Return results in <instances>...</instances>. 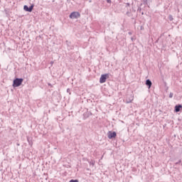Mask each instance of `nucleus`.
<instances>
[{
  "instance_id": "nucleus-4",
  "label": "nucleus",
  "mask_w": 182,
  "mask_h": 182,
  "mask_svg": "<svg viewBox=\"0 0 182 182\" xmlns=\"http://www.w3.org/2000/svg\"><path fill=\"white\" fill-rule=\"evenodd\" d=\"M33 4H32L30 7H28L27 5H25L23 6V9L26 11V12H32V11H33Z\"/></svg>"
},
{
  "instance_id": "nucleus-2",
  "label": "nucleus",
  "mask_w": 182,
  "mask_h": 182,
  "mask_svg": "<svg viewBox=\"0 0 182 182\" xmlns=\"http://www.w3.org/2000/svg\"><path fill=\"white\" fill-rule=\"evenodd\" d=\"M69 17L70 19H77L78 18H80V13L73 11L70 14Z\"/></svg>"
},
{
  "instance_id": "nucleus-6",
  "label": "nucleus",
  "mask_w": 182,
  "mask_h": 182,
  "mask_svg": "<svg viewBox=\"0 0 182 182\" xmlns=\"http://www.w3.org/2000/svg\"><path fill=\"white\" fill-rule=\"evenodd\" d=\"M117 134L115 132H108V139H114V137H116Z\"/></svg>"
},
{
  "instance_id": "nucleus-19",
  "label": "nucleus",
  "mask_w": 182,
  "mask_h": 182,
  "mask_svg": "<svg viewBox=\"0 0 182 182\" xmlns=\"http://www.w3.org/2000/svg\"><path fill=\"white\" fill-rule=\"evenodd\" d=\"M17 146H19V144H18Z\"/></svg>"
},
{
  "instance_id": "nucleus-5",
  "label": "nucleus",
  "mask_w": 182,
  "mask_h": 182,
  "mask_svg": "<svg viewBox=\"0 0 182 182\" xmlns=\"http://www.w3.org/2000/svg\"><path fill=\"white\" fill-rule=\"evenodd\" d=\"M134 99V96L133 95H127L126 99V103H132Z\"/></svg>"
},
{
  "instance_id": "nucleus-10",
  "label": "nucleus",
  "mask_w": 182,
  "mask_h": 182,
  "mask_svg": "<svg viewBox=\"0 0 182 182\" xmlns=\"http://www.w3.org/2000/svg\"><path fill=\"white\" fill-rule=\"evenodd\" d=\"M70 182H79V180H77V179H75V180L72 179V180L70 181Z\"/></svg>"
},
{
  "instance_id": "nucleus-13",
  "label": "nucleus",
  "mask_w": 182,
  "mask_h": 182,
  "mask_svg": "<svg viewBox=\"0 0 182 182\" xmlns=\"http://www.w3.org/2000/svg\"><path fill=\"white\" fill-rule=\"evenodd\" d=\"M67 92H68V93H69V94L70 95V89L68 88V89L67 90Z\"/></svg>"
},
{
  "instance_id": "nucleus-8",
  "label": "nucleus",
  "mask_w": 182,
  "mask_h": 182,
  "mask_svg": "<svg viewBox=\"0 0 182 182\" xmlns=\"http://www.w3.org/2000/svg\"><path fill=\"white\" fill-rule=\"evenodd\" d=\"M83 116H84V118L87 119V117H90V116H92V112H87L84 113Z\"/></svg>"
},
{
  "instance_id": "nucleus-17",
  "label": "nucleus",
  "mask_w": 182,
  "mask_h": 182,
  "mask_svg": "<svg viewBox=\"0 0 182 182\" xmlns=\"http://www.w3.org/2000/svg\"><path fill=\"white\" fill-rule=\"evenodd\" d=\"M129 35H132V33L129 32Z\"/></svg>"
},
{
  "instance_id": "nucleus-18",
  "label": "nucleus",
  "mask_w": 182,
  "mask_h": 182,
  "mask_svg": "<svg viewBox=\"0 0 182 182\" xmlns=\"http://www.w3.org/2000/svg\"><path fill=\"white\" fill-rule=\"evenodd\" d=\"M131 39H132V41H133V38H132Z\"/></svg>"
},
{
  "instance_id": "nucleus-1",
  "label": "nucleus",
  "mask_w": 182,
  "mask_h": 182,
  "mask_svg": "<svg viewBox=\"0 0 182 182\" xmlns=\"http://www.w3.org/2000/svg\"><path fill=\"white\" fill-rule=\"evenodd\" d=\"M22 82H23V78H16L13 81L14 87H19L22 85Z\"/></svg>"
},
{
  "instance_id": "nucleus-12",
  "label": "nucleus",
  "mask_w": 182,
  "mask_h": 182,
  "mask_svg": "<svg viewBox=\"0 0 182 182\" xmlns=\"http://www.w3.org/2000/svg\"><path fill=\"white\" fill-rule=\"evenodd\" d=\"M169 20H170V21H173V16H171V15L169 16Z\"/></svg>"
},
{
  "instance_id": "nucleus-16",
  "label": "nucleus",
  "mask_w": 182,
  "mask_h": 182,
  "mask_svg": "<svg viewBox=\"0 0 182 182\" xmlns=\"http://www.w3.org/2000/svg\"><path fill=\"white\" fill-rule=\"evenodd\" d=\"M181 163V161H179V162H177L176 164H180Z\"/></svg>"
},
{
  "instance_id": "nucleus-14",
  "label": "nucleus",
  "mask_w": 182,
  "mask_h": 182,
  "mask_svg": "<svg viewBox=\"0 0 182 182\" xmlns=\"http://www.w3.org/2000/svg\"><path fill=\"white\" fill-rule=\"evenodd\" d=\"M53 63H54V62H53V61H51V62H50V65H51V66L53 65Z\"/></svg>"
},
{
  "instance_id": "nucleus-15",
  "label": "nucleus",
  "mask_w": 182,
  "mask_h": 182,
  "mask_svg": "<svg viewBox=\"0 0 182 182\" xmlns=\"http://www.w3.org/2000/svg\"><path fill=\"white\" fill-rule=\"evenodd\" d=\"M107 2L108 4H110V0H107Z\"/></svg>"
},
{
  "instance_id": "nucleus-11",
  "label": "nucleus",
  "mask_w": 182,
  "mask_h": 182,
  "mask_svg": "<svg viewBox=\"0 0 182 182\" xmlns=\"http://www.w3.org/2000/svg\"><path fill=\"white\" fill-rule=\"evenodd\" d=\"M173 92H171L170 94H169V97H170V99H171V97H173Z\"/></svg>"
},
{
  "instance_id": "nucleus-7",
  "label": "nucleus",
  "mask_w": 182,
  "mask_h": 182,
  "mask_svg": "<svg viewBox=\"0 0 182 182\" xmlns=\"http://www.w3.org/2000/svg\"><path fill=\"white\" fill-rule=\"evenodd\" d=\"M182 109V105H178L175 106V112L176 113H178V112H180V109Z\"/></svg>"
},
{
  "instance_id": "nucleus-3",
  "label": "nucleus",
  "mask_w": 182,
  "mask_h": 182,
  "mask_svg": "<svg viewBox=\"0 0 182 182\" xmlns=\"http://www.w3.org/2000/svg\"><path fill=\"white\" fill-rule=\"evenodd\" d=\"M107 77H109V74L102 75L100 78V82L105 83V82H106V80L107 79Z\"/></svg>"
},
{
  "instance_id": "nucleus-9",
  "label": "nucleus",
  "mask_w": 182,
  "mask_h": 182,
  "mask_svg": "<svg viewBox=\"0 0 182 182\" xmlns=\"http://www.w3.org/2000/svg\"><path fill=\"white\" fill-rule=\"evenodd\" d=\"M146 86H149V89H150V87H151V81L150 80H146Z\"/></svg>"
}]
</instances>
